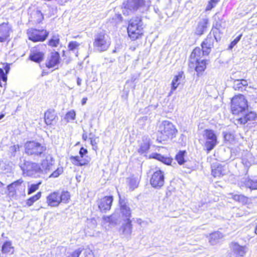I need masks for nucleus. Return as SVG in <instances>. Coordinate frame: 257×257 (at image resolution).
Masks as SVG:
<instances>
[{
	"label": "nucleus",
	"mask_w": 257,
	"mask_h": 257,
	"mask_svg": "<svg viewBox=\"0 0 257 257\" xmlns=\"http://www.w3.org/2000/svg\"><path fill=\"white\" fill-rule=\"evenodd\" d=\"M62 172L63 169L62 168H58L51 174L50 176L56 178L58 177Z\"/></svg>",
	"instance_id": "47"
},
{
	"label": "nucleus",
	"mask_w": 257,
	"mask_h": 257,
	"mask_svg": "<svg viewBox=\"0 0 257 257\" xmlns=\"http://www.w3.org/2000/svg\"><path fill=\"white\" fill-rule=\"evenodd\" d=\"M3 64H6V65H8V64H10V63H3Z\"/></svg>",
	"instance_id": "63"
},
{
	"label": "nucleus",
	"mask_w": 257,
	"mask_h": 257,
	"mask_svg": "<svg viewBox=\"0 0 257 257\" xmlns=\"http://www.w3.org/2000/svg\"><path fill=\"white\" fill-rule=\"evenodd\" d=\"M4 117V114H0V119H2Z\"/></svg>",
	"instance_id": "60"
},
{
	"label": "nucleus",
	"mask_w": 257,
	"mask_h": 257,
	"mask_svg": "<svg viewBox=\"0 0 257 257\" xmlns=\"http://www.w3.org/2000/svg\"><path fill=\"white\" fill-rule=\"evenodd\" d=\"M239 198L238 200V202L243 203L246 201V198L245 196L242 195H239Z\"/></svg>",
	"instance_id": "53"
},
{
	"label": "nucleus",
	"mask_w": 257,
	"mask_h": 257,
	"mask_svg": "<svg viewBox=\"0 0 257 257\" xmlns=\"http://www.w3.org/2000/svg\"><path fill=\"white\" fill-rule=\"evenodd\" d=\"M70 195L68 192L63 191L61 193L60 195L59 194V198L61 199L60 200V202L64 203H67L68 202L70 199Z\"/></svg>",
	"instance_id": "38"
},
{
	"label": "nucleus",
	"mask_w": 257,
	"mask_h": 257,
	"mask_svg": "<svg viewBox=\"0 0 257 257\" xmlns=\"http://www.w3.org/2000/svg\"><path fill=\"white\" fill-rule=\"evenodd\" d=\"M255 233L257 234V225L255 230Z\"/></svg>",
	"instance_id": "61"
},
{
	"label": "nucleus",
	"mask_w": 257,
	"mask_h": 257,
	"mask_svg": "<svg viewBox=\"0 0 257 257\" xmlns=\"http://www.w3.org/2000/svg\"><path fill=\"white\" fill-rule=\"evenodd\" d=\"M138 152L140 154L146 153L150 147V138L148 136L143 137L142 140L139 142Z\"/></svg>",
	"instance_id": "18"
},
{
	"label": "nucleus",
	"mask_w": 257,
	"mask_h": 257,
	"mask_svg": "<svg viewBox=\"0 0 257 257\" xmlns=\"http://www.w3.org/2000/svg\"><path fill=\"white\" fill-rule=\"evenodd\" d=\"M54 163V160L51 155L46 156L45 159L43 160L42 163V172L50 171L52 169V167Z\"/></svg>",
	"instance_id": "24"
},
{
	"label": "nucleus",
	"mask_w": 257,
	"mask_h": 257,
	"mask_svg": "<svg viewBox=\"0 0 257 257\" xmlns=\"http://www.w3.org/2000/svg\"><path fill=\"white\" fill-rule=\"evenodd\" d=\"M185 78L183 72H180L178 74L174 77L171 83V92L175 90L181 82Z\"/></svg>",
	"instance_id": "25"
},
{
	"label": "nucleus",
	"mask_w": 257,
	"mask_h": 257,
	"mask_svg": "<svg viewBox=\"0 0 257 257\" xmlns=\"http://www.w3.org/2000/svg\"><path fill=\"white\" fill-rule=\"evenodd\" d=\"M41 184V182H40L36 184H31L30 186H29L28 194L30 195L37 190L39 189V186Z\"/></svg>",
	"instance_id": "40"
},
{
	"label": "nucleus",
	"mask_w": 257,
	"mask_h": 257,
	"mask_svg": "<svg viewBox=\"0 0 257 257\" xmlns=\"http://www.w3.org/2000/svg\"><path fill=\"white\" fill-rule=\"evenodd\" d=\"M24 181L20 179L8 185L7 187V196L11 200L17 199V190H18L23 184Z\"/></svg>",
	"instance_id": "10"
},
{
	"label": "nucleus",
	"mask_w": 257,
	"mask_h": 257,
	"mask_svg": "<svg viewBox=\"0 0 257 257\" xmlns=\"http://www.w3.org/2000/svg\"><path fill=\"white\" fill-rule=\"evenodd\" d=\"M82 139L84 141H86L87 139V136L85 133H84L82 135Z\"/></svg>",
	"instance_id": "59"
},
{
	"label": "nucleus",
	"mask_w": 257,
	"mask_h": 257,
	"mask_svg": "<svg viewBox=\"0 0 257 257\" xmlns=\"http://www.w3.org/2000/svg\"><path fill=\"white\" fill-rule=\"evenodd\" d=\"M2 252L3 253H12L13 247L11 241H6L2 246Z\"/></svg>",
	"instance_id": "35"
},
{
	"label": "nucleus",
	"mask_w": 257,
	"mask_h": 257,
	"mask_svg": "<svg viewBox=\"0 0 257 257\" xmlns=\"http://www.w3.org/2000/svg\"><path fill=\"white\" fill-rule=\"evenodd\" d=\"M60 43L59 36L58 35H54L48 41V45L52 47H56Z\"/></svg>",
	"instance_id": "36"
},
{
	"label": "nucleus",
	"mask_w": 257,
	"mask_h": 257,
	"mask_svg": "<svg viewBox=\"0 0 257 257\" xmlns=\"http://www.w3.org/2000/svg\"><path fill=\"white\" fill-rule=\"evenodd\" d=\"M12 32V27L9 23H3L0 24V42L8 40Z\"/></svg>",
	"instance_id": "15"
},
{
	"label": "nucleus",
	"mask_w": 257,
	"mask_h": 257,
	"mask_svg": "<svg viewBox=\"0 0 257 257\" xmlns=\"http://www.w3.org/2000/svg\"><path fill=\"white\" fill-rule=\"evenodd\" d=\"M11 152L14 155V154L18 151L19 150V145H14L12 146L10 148Z\"/></svg>",
	"instance_id": "51"
},
{
	"label": "nucleus",
	"mask_w": 257,
	"mask_h": 257,
	"mask_svg": "<svg viewBox=\"0 0 257 257\" xmlns=\"http://www.w3.org/2000/svg\"><path fill=\"white\" fill-rule=\"evenodd\" d=\"M241 37H242V34H240L238 36H237L236 38H235L234 39V40L233 41H232L231 43H230V44L229 46V49H232V48L234 46H235L236 45V44L239 41Z\"/></svg>",
	"instance_id": "45"
},
{
	"label": "nucleus",
	"mask_w": 257,
	"mask_h": 257,
	"mask_svg": "<svg viewBox=\"0 0 257 257\" xmlns=\"http://www.w3.org/2000/svg\"><path fill=\"white\" fill-rule=\"evenodd\" d=\"M230 247L232 251L235 255V257H243L244 256L248 248L246 246H241L238 243L233 242L230 244Z\"/></svg>",
	"instance_id": "13"
},
{
	"label": "nucleus",
	"mask_w": 257,
	"mask_h": 257,
	"mask_svg": "<svg viewBox=\"0 0 257 257\" xmlns=\"http://www.w3.org/2000/svg\"><path fill=\"white\" fill-rule=\"evenodd\" d=\"M70 159L73 165L77 166H82L87 165L91 160V158L89 157H84L80 155L71 156Z\"/></svg>",
	"instance_id": "19"
},
{
	"label": "nucleus",
	"mask_w": 257,
	"mask_h": 257,
	"mask_svg": "<svg viewBox=\"0 0 257 257\" xmlns=\"http://www.w3.org/2000/svg\"><path fill=\"white\" fill-rule=\"evenodd\" d=\"M209 26V20L207 18H203L199 20L196 27L195 34L201 36L204 34Z\"/></svg>",
	"instance_id": "17"
},
{
	"label": "nucleus",
	"mask_w": 257,
	"mask_h": 257,
	"mask_svg": "<svg viewBox=\"0 0 257 257\" xmlns=\"http://www.w3.org/2000/svg\"><path fill=\"white\" fill-rule=\"evenodd\" d=\"M246 154H247V157H248L249 158V159H247L246 160V159H244V158L242 159V162H243V163H244V164H245L246 165H247V162L250 163V162H251V154L250 153L248 152V153H246Z\"/></svg>",
	"instance_id": "52"
},
{
	"label": "nucleus",
	"mask_w": 257,
	"mask_h": 257,
	"mask_svg": "<svg viewBox=\"0 0 257 257\" xmlns=\"http://www.w3.org/2000/svg\"><path fill=\"white\" fill-rule=\"evenodd\" d=\"M240 188L245 187L251 190L257 189V179L251 180L247 178H243L239 183Z\"/></svg>",
	"instance_id": "21"
},
{
	"label": "nucleus",
	"mask_w": 257,
	"mask_h": 257,
	"mask_svg": "<svg viewBox=\"0 0 257 257\" xmlns=\"http://www.w3.org/2000/svg\"><path fill=\"white\" fill-rule=\"evenodd\" d=\"M126 223L121 226L120 230L122 231L123 235L125 236H130L132 231L131 220H126Z\"/></svg>",
	"instance_id": "30"
},
{
	"label": "nucleus",
	"mask_w": 257,
	"mask_h": 257,
	"mask_svg": "<svg viewBox=\"0 0 257 257\" xmlns=\"http://www.w3.org/2000/svg\"><path fill=\"white\" fill-rule=\"evenodd\" d=\"M247 100L244 95L239 94L233 97L231 100V109L233 114H240L241 117L236 119L237 123L244 124L254 120L256 117L255 112H248Z\"/></svg>",
	"instance_id": "2"
},
{
	"label": "nucleus",
	"mask_w": 257,
	"mask_h": 257,
	"mask_svg": "<svg viewBox=\"0 0 257 257\" xmlns=\"http://www.w3.org/2000/svg\"><path fill=\"white\" fill-rule=\"evenodd\" d=\"M41 196V192H39L35 195L30 197L26 201V204L30 206L33 204V203L39 200Z\"/></svg>",
	"instance_id": "37"
},
{
	"label": "nucleus",
	"mask_w": 257,
	"mask_h": 257,
	"mask_svg": "<svg viewBox=\"0 0 257 257\" xmlns=\"http://www.w3.org/2000/svg\"><path fill=\"white\" fill-rule=\"evenodd\" d=\"M206 65H196L195 70L198 74H199L204 71Z\"/></svg>",
	"instance_id": "48"
},
{
	"label": "nucleus",
	"mask_w": 257,
	"mask_h": 257,
	"mask_svg": "<svg viewBox=\"0 0 257 257\" xmlns=\"http://www.w3.org/2000/svg\"><path fill=\"white\" fill-rule=\"evenodd\" d=\"M150 183L152 187L160 189L164 184V173L161 170H158L154 173L150 179Z\"/></svg>",
	"instance_id": "11"
},
{
	"label": "nucleus",
	"mask_w": 257,
	"mask_h": 257,
	"mask_svg": "<svg viewBox=\"0 0 257 257\" xmlns=\"http://www.w3.org/2000/svg\"><path fill=\"white\" fill-rule=\"evenodd\" d=\"M177 132L173 124L169 121H163L159 125L157 133V140L160 142L172 139Z\"/></svg>",
	"instance_id": "3"
},
{
	"label": "nucleus",
	"mask_w": 257,
	"mask_h": 257,
	"mask_svg": "<svg viewBox=\"0 0 257 257\" xmlns=\"http://www.w3.org/2000/svg\"><path fill=\"white\" fill-rule=\"evenodd\" d=\"M87 100V97L83 98V99H82V101H81L82 105H85L86 103Z\"/></svg>",
	"instance_id": "56"
},
{
	"label": "nucleus",
	"mask_w": 257,
	"mask_h": 257,
	"mask_svg": "<svg viewBox=\"0 0 257 257\" xmlns=\"http://www.w3.org/2000/svg\"><path fill=\"white\" fill-rule=\"evenodd\" d=\"M128 185L132 190H134L136 188L139 184L138 179L135 178H130L127 179Z\"/></svg>",
	"instance_id": "39"
},
{
	"label": "nucleus",
	"mask_w": 257,
	"mask_h": 257,
	"mask_svg": "<svg viewBox=\"0 0 257 257\" xmlns=\"http://www.w3.org/2000/svg\"><path fill=\"white\" fill-rule=\"evenodd\" d=\"M82 251V250H81L80 248L75 250L72 252H71L68 255V257H79L80 254L81 253Z\"/></svg>",
	"instance_id": "46"
},
{
	"label": "nucleus",
	"mask_w": 257,
	"mask_h": 257,
	"mask_svg": "<svg viewBox=\"0 0 257 257\" xmlns=\"http://www.w3.org/2000/svg\"><path fill=\"white\" fill-rule=\"evenodd\" d=\"M58 120L55 111L53 109L48 110L45 113V121L47 125L52 124Z\"/></svg>",
	"instance_id": "22"
},
{
	"label": "nucleus",
	"mask_w": 257,
	"mask_h": 257,
	"mask_svg": "<svg viewBox=\"0 0 257 257\" xmlns=\"http://www.w3.org/2000/svg\"><path fill=\"white\" fill-rule=\"evenodd\" d=\"M82 80L80 78L78 77L77 79V84L78 86H80L81 84Z\"/></svg>",
	"instance_id": "58"
},
{
	"label": "nucleus",
	"mask_w": 257,
	"mask_h": 257,
	"mask_svg": "<svg viewBox=\"0 0 257 257\" xmlns=\"http://www.w3.org/2000/svg\"><path fill=\"white\" fill-rule=\"evenodd\" d=\"M3 185V183H2L1 182H0V187H1L2 185Z\"/></svg>",
	"instance_id": "62"
},
{
	"label": "nucleus",
	"mask_w": 257,
	"mask_h": 257,
	"mask_svg": "<svg viewBox=\"0 0 257 257\" xmlns=\"http://www.w3.org/2000/svg\"><path fill=\"white\" fill-rule=\"evenodd\" d=\"M85 257H94L93 253L89 248H86L84 250Z\"/></svg>",
	"instance_id": "49"
},
{
	"label": "nucleus",
	"mask_w": 257,
	"mask_h": 257,
	"mask_svg": "<svg viewBox=\"0 0 257 257\" xmlns=\"http://www.w3.org/2000/svg\"><path fill=\"white\" fill-rule=\"evenodd\" d=\"M57 65H42L41 68L42 69V76H44L52 72L54 70L57 69Z\"/></svg>",
	"instance_id": "32"
},
{
	"label": "nucleus",
	"mask_w": 257,
	"mask_h": 257,
	"mask_svg": "<svg viewBox=\"0 0 257 257\" xmlns=\"http://www.w3.org/2000/svg\"><path fill=\"white\" fill-rule=\"evenodd\" d=\"M219 31L217 29H212L206 38L202 42V50L199 47L195 48L190 57V64H206L207 61L202 59V55H208L213 47L214 40L218 41L216 35Z\"/></svg>",
	"instance_id": "1"
},
{
	"label": "nucleus",
	"mask_w": 257,
	"mask_h": 257,
	"mask_svg": "<svg viewBox=\"0 0 257 257\" xmlns=\"http://www.w3.org/2000/svg\"><path fill=\"white\" fill-rule=\"evenodd\" d=\"M203 137L205 140L204 148L207 153H209L218 144L217 136L213 130H205Z\"/></svg>",
	"instance_id": "6"
},
{
	"label": "nucleus",
	"mask_w": 257,
	"mask_h": 257,
	"mask_svg": "<svg viewBox=\"0 0 257 257\" xmlns=\"http://www.w3.org/2000/svg\"><path fill=\"white\" fill-rule=\"evenodd\" d=\"M223 237V234L219 232H215L209 236V241L212 245H215L219 242L220 239Z\"/></svg>",
	"instance_id": "27"
},
{
	"label": "nucleus",
	"mask_w": 257,
	"mask_h": 257,
	"mask_svg": "<svg viewBox=\"0 0 257 257\" xmlns=\"http://www.w3.org/2000/svg\"><path fill=\"white\" fill-rule=\"evenodd\" d=\"M23 171L24 174L26 176L36 177L41 173L42 169L38 164L26 162L23 167Z\"/></svg>",
	"instance_id": "9"
},
{
	"label": "nucleus",
	"mask_w": 257,
	"mask_h": 257,
	"mask_svg": "<svg viewBox=\"0 0 257 257\" xmlns=\"http://www.w3.org/2000/svg\"><path fill=\"white\" fill-rule=\"evenodd\" d=\"M241 84L243 86H246L247 85V82L246 80L242 79L241 80Z\"/></svg>",
	"instance_id": "57"
},
{
	"label": "nucleus",
	"mask_w": 257,
	"mask_h": 257,
	"mask_svg": "<svg viewBox=\"0 0 257 257\" xmlns=\"http://www.w3.org/2000/svg\"><path fill=\"white\" fill-rule=\"evenodd\" d=\"M107 219H108V220H109V219H110V217H107Z\"/></svg>",
	"instance_id": "64"
},
{
	"label": "nucleus",
	"mask_w": 257,
	"mask_h": 257,
	"mask_svg": "<svg viewBox=\"0 0 257 257\" xmlns=\"http://www.w3.org/2000/svg\"><path fill=\"white\" fill-rule=\"evenodd\" d=\"M60 54L58 52H52L49 57L48 64H58L60 62Z\"/></svg>",
	"instance_id": "29"
},
{
	"label": "nucleus",
	"mask_w": 257,
	"mask_h": 257,
	"mask_svg": "<svg viewBox=\"0 0 257 257\" xmlns=\"http://www.w3.org/2000/svg\"><path fill=\"white\" fill-rule=\"evenodd\" d=\"M92 134H90L89 139L90 140V144L93 147V149L94 150H96L97 149V144L98 142V140L97 138L92 137L91 136Z\"/></svg>",
	"instance_id": "42"
},
{
	"label": "nucleus",
	"mask_w": 257,
	"mask_h": 257,
	"mask_svg": "<svg viewBox=\"0 0 257 257\" xmlns=\"http://www.w3.org/2000/svg\"><path fill=\"white\" fill-rule=\"evenodd\" d=\"M218 2H219V0H211L208 3V4L206 8V10L209 11V10H211L213 8H214L216 4Z\"/></svg>",
	"instance_id": "44"
},
{
	"label": "nucleus",
	"mask_w": 257,
	"mask_h": 257,
	"mask_svg": "<svg viewBox=\"0 0 257 257\" xmlns=\"http://www.w3.org/2000/svg\"><path fill=\"white\" fill-rule=\"evenodd\" d=\"M45 53L41 50L39 47H33L31 50L29 58L32 61L40 63L44 59Z\"/></svg>",
	"instance_id": "12"
},
{
	"label": "nucleus",
	"mask_w": 257,
	"mask_h": 257,
	"mask_svg": "<svg viewBox=\"0 0 257 257\" xmlns=\"http://www.w3.org/2000/svg\"><path fill=\"white\" fill-rule=\"evenodd\" d=\"M113 201V197L105 196L98 201V206L100 210L102 212H105L111 208Z\"/></svg>",
	"instance_id": "14"
},
{
	"label": "nucleus",
	"mask_w": 257,
	"mask_h": 257,
	"mask_svg": "<svg viewBox=\"0 0 257 257\" xmlns=\"http://www.w3.org/2000/svg\"><path fill=\"white\" fill-rule=\"evenodd\" d=\"M25 148L26 154L34 157H41L46 150L45 147L35 141L27 142L25 145Z\"/></svg>",
	"instance_id": "5"
},
{
	"label": "nucleus",
	"mask_w": 257,
	"mask_h": 257,
	"mask_svg": "<svg viewBox=\"0 0 257 257\" xmlns=\"http://www.w3.org/2000/svg\"><path fill=\"white\" fill-rule=\"evenodd\" d=\"M239 195L238 194H235V195H233V196H232V198L235 200V201H238L239 200Z\"/></svg>",
	"instance_id": "54"
},
{
	"label": "nucleus",
	"mask_w": 257,
	"mask_h": 257,
	"mask_svg": "<svg viewBox=\"0 0 257 257\" xmlns=\"http://www.w3.org/2000/svg\"><path fill=\"white\" fill-rule=\"evenodd\" d=\"M75 113L74 111H70L67 113L65 116V119L67 121L73 120L75 119Z\"/></svg>",
	"instance_id": "43"
},
{
	"label": "nucleus",
	"mask_w": 257,
	"mask_h": 257,
	"mask_svg": "<svg viewBox=\"0 0 257 257\" xmlns=\"http://www.w3.org/2000/svg\"><path fill=\"white\" fill-rule=\"evenodd\" d=\"M186 154L185 151H180L176 155V160L179 165H182L185 162L184 157Z\"/></svg>",
	"instance_id": "34"
},
{
	"label": "nucleus",
	"mask_w": 257,
	"mask_h": 257,
	"mask_svg": "<svg viewBox=\"0 0 257 257\" xmlns=\"http://www.w3.org/2000/svg\"><path fill=\"white\" fill-rule=\"evenodd\" d=\"M31 18L35 23H40L43 20V15L40 11H36L33 13Z\"/></svg>",
	"instance_id": "31"
},
{
	"label": "nucleus",
	"mask_w": 257,
	"mask_h": 257,
	"mask_svg": "<svg viewBox=\"0 0 257 257\" xmlns=\"http://www.w3.org/2000/svg\"><path fill=\"white\" fill-rule=\"evenodd\" d=\"M88 151L87 149L84 148L83 147L81 148L80 151H79V155L82 156L84 157H88L86 154H87Z\"/></svg>",
	"instance_id": "50"
},
{
	"label": "nucleus",
	"mask_w": 257,
	"mask_h": 257,
	"mask_svg": "<svg viewBox=\"0 0 257 257\" xmlns=\"http://www.w3.org/2000/svg\"><path fill=\"white\" fill-rule=\"evenodd\" d=\"M79 45V43L76 41H71L69 42L68 47L70 51H74L78 48Z\"/></svg>",
	"instance_id": "41"
},
{
	"label": "nucleus",
	"mask_w": 257,
	"mask_h": 257,
	"mask_svg": "<svg viewBox=\"0 0 257 257\" xmlns=\"http://www.w3.org/2000/svg\"><path fill=\"white\" fill-rule=\"evenodd\" d=\"M10 70V65H5L4 69L0 68V86L5 85L7 80V74Z\"/></svg>",
	"instance_id": "26"
},
{
	"label": "nucleus",
	"mask_w": 257,
	"mask_h": 257,
	"mask_svg": "<svg viewBox=\"0 0 257 257\" xmlns=\"http://www.w3.org/2000/svg\"><path fill=\"white\" fill-rule=\"evenodd\" d=\"M59 194L57 192H54L49 194L47 197V202L49 206L57 207L60 203Z\"/></svg>",
	"instance_id": "23"
},
{
	"label": "nucleus",
	"mask_w": 257,
	"mask_h": 257,
	"mask_svg": "<svg viewBox=\"0 0 257 257\" xmlns=\"http://www.w3.org/2000/svg\"><path fill=\"white\" fill-rule=\"evenodd\" d=\"M120 48H121V46L119 45H117V46H115V49L113 50V52L114 53V52L118 51L119 49H120Z\"/></svg>",
	"instance_id": "55"
},
{
	"label": "nucleus",
	"mask_w": 257,
	"mask_h": 257,
	"mask_svg": "<svg viewBox=\"0 0 257 257\" xmlns=\"http://www.w3.org/2000/svg\"><path fill=\"white\" fill-rule=\"evenodd\" d=\"M145 4L144 0H127L124 5V9L136 11Z\"/></svg>",
	"instance_id": "20"
},
{
	"label": "nucleus",
	"mask_w": 257,
	"mask_h": 257,
	"mask_svg": "<svg viewBox=\"0 0 257 257\" xmlns=\"http://www.w3.org/2000/svg\"><path fill=\"white\" fill-rule=\"evenodd\" d=\"M120 212L122 218L124 220H130L131 216V210L128 203L124 200L120 199Z\"/></svg>",
	"instance_id": "16"
},
{
	"label": "nucleus",
	"mask_w": 257,
	"mask_h": 257,
	"mask_svg": "<svg viewBox=\"0 0 257 257\" xmlns=\"http://www.w3.org/2000/svg\"><path fill=\"white\" fill-rule=\"evenodd\" d=\"M143 22L140 17L132 19L127 27L128 36L133 40H136L143 34Z\"/></svg>",
	"instance_id": "4"
},
{
	"label": "nucleus",
	"mask_w": 257,
	"mask_h": 257,
	"mask_svg": "<svg viewBox=\"0 0 257 257\" xmlns=\"http://www.w3.org/2000/svg\"><path fill=\"white\" fill-rule=\"evenodd\" d=\"M153 158L157 159L165 164L169 165L171 163V160L169 158H166L159 154H153L151 155Z\"/></svg>",
	"instance_id": "33"
},
{
	"label": "nucleus",
	"mask_w": 257,
	"mask_h": 257,
	"mask_svg": "<svg viewBox=\"0 0 257 257\" xmlns=\"http://www.w3.org/2000/svg\"><path fill=\"white\" fill-rule=\"evenodd\" d=\"M29 40L33 42H43L47 38L49 32L45 30L30 29L28 31Z\"/></svg>",
	"instance_id": "8"
},
{
	"label": "nucleus",
	"mask_w": 257,
	"mask_h": 257,
	"mask_svg": "<svg viewBox=\"0 0 257 257\" xmlns=\"http://www.w3.org/2000/svg\"><path fill=\"white\" fill-rule=\"evenodd\" d=\"M110 45V41L108 36L104 34H98L94 39L93 46L94 48L99 52L106 51Z\"/></svg>",
	"instance_id": "7"
},
{
	"label": "nucleus",
	"mask_w": 257,
	"mask_h": 257,
	"mask_svg": "<svg viewBox=\"0 0 257 257\" xmlns=\"http://www.w3.org/2000/svg\"><path fill=\"white\" fill-rule=\"evenodd\" d=\"M226 173V169L221 165H218L216 168L212 169V174L215 177L223 176Z\"/></svg>",
	"instance_id": "28"
}]
</instances>
